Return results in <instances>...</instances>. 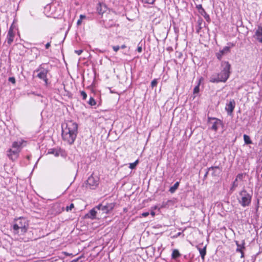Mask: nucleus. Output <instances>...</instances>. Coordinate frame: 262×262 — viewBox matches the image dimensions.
Listing matches in <instances>:
<instances>
[{"mask_svg": "<svg viewBox=\"0 0 262 262\" xmlns=\"http://www.w3.org/2000/svg\"><path fill=\"white\" fill-rule=\"evenodd\" d=\"M78 125L72 121H69L62 126V137L63 140L69 144H72L76 138Z\"/></svg>", "mask_w": 262, "mask_h": 262, "instance_id": "obj_1", "label": "nucleus"}, {"mask_svg": "<svg viewBox=\"0 0 262 262\" xmlns=\"http://www.w3.org/2000/svg\"><path fill=\"white\" fill-rule=\"evenodd\" d=\"M222 70L217 75H212L210 81L213 83L220 82H225L229 78L230 74L231 66L228 61H222L221 63Z\"/></svg>", "mask_w": 262, "mask_h": 262, "instance_id": "obj_2", "label": "nucleus"}, {"mask_svg": "<svg viewBox=\"0 0 262 262\" xmlns=\"http://www.w3.org/2000/svg\"><path fill=\"white\" fill-rule=\"evenodd\" d=\"M25 141L20 140L14 141L12 143V148L7 151V156L12 161H14L17 159L19 153L20 151L21 147Z\"/></svg>", "mask_w": 262, "mask_h": 262, "instance_id": "obj_3", "label": "nucleus"}, {"mask_svg": "<svg viewBox=\"0 0 262 262\" xmlns=\"http://www.w3.org/2000/svg\"><path fill=\"white\" fill-rule=\"evenodd\" d=\"M27 226L26 220L20 217L16 221V223L14 224L13 228L15 231L20 229L21 232L25 233L27 231Z\"/></svg>", "mask_w": 262, "mask_h": 262, "instance_id": "obj_4", "label": "nucleus"}, {"mask_svg": "<svg viewBox=\"0 0 262 262\" xmlns=\"http://www.w3.org/2000/svg\"><path fill=\"white\" fill-rule=\"evenodd\" d=\"M241 196L239 202L243 207L248 206L251 200V195L245 190H242L240 192Z\"/></svg>", "mask_w": 262, "mask_h": 262, "instance_id": "obj_5", "label": "nucleus"}, {"mask_svg": "<svg viewBox=\"0 0 262 262\" xmlns=\"http://www.w3.org/2000/svg\"><path fill=\"white\" fill-rule=\"evenodd\" d=\"M99 184V179L97 177L91 176L88 179L86 183V187L91 189H95Z\"/></svg>", "mask_w": 262, "mask_h": 262, "instance_id": "obj_6", "label": "nucleus"}, {"mask_svg": "<svg viewBox=\"0 0 262 262\" xmlns=\"http://www.w3.org/2000/svg\"><path fill=\"white\" fill-rule=\"evenodd\" d=\"M48 72V71L47 69L40 68L35 70L34 72V74H36V76L40 79H42L45 81L46 85H47L48 83V78L47 77Z\"/></svg>", "mask_w": 262, "mask_h": 262, "instance_id": "obj_7", "label": "nucleus"}, {"mask_svg": "<svg viewBox=\"0 0 262 262\" xmlns=\"http://www.w3.org/2000/svg\"><path fill=\"white\" fill-rule=\"evenodd\" d=\"M115 204L113 203H107L105 205L100 204L96 207L99 211H102L104 213H107L111 211L114 207Z\"/></svg>", "mask_w": 262, "mask_h": 262, "instance_id": "obj_8", "label": "nucleus"}, {"mask_svg": "<svg viewBox=\"0 0 262 262\" xmlns=\"http://www.w3.org/2000/svg\"><path fill=\"white\" fill-rule=\"evenodd\" d=\"M209 123L211 125V128L214 131H216L219 125L221 124V120L215 118H209Z\"/></svg>", "mask_w": 262, "mask_h": 262, "instance_id": "obj_9", "label": "nucleus"}, {"mask_svg": "<svg viewBox=\"0 0 262 262\" xmlns=\"http://www.w3.org/2000/svg\"><path fill=\"white\" fill-rule=\"evenodd\" d=\"M254 36L259 42L262 43V26H258Z\"/></svg>", "mask_w": 262, "mask_h": 262, "instance_id": "obj_10", "label": "nucleus"}, {"mask_svg": "<svg viewBox=\"0 0 262 262\" xmlns=\"http://www.w3.org/2000/svg\"><path fill=\"white\" fill-rule=\"evenodd\" d=\"M229 51H230L229 47H224L223 50L220 51V52L219 53H216V55L217 59L220 60L222 58V56L224 54L227 53Z\"/></svg>", "mask_w": 262, "mask_h": 262, "instance_id": "obj_11", "label": "nucleus"}, {"mask_svg": "<svg viewBox=\"0 0 262 262\" xmlns=\"http://www.w3.org/2000/svg\"><path fill=\"white\" fill-rule=\"evenodd\" d=\"M221 171V170L218 166L211 167L208 168V172H211L212 174L214 176H219Z\"/></svg>", "mask_w": 262, "mask_h": 262, "instance_id": "obj_12", "label": "nucleus"}, {"mask_svg": "<svg viewBox=\"0 0 262 262\" xmlns=\"http://www.w3.org/2000/svg\"><path fill=\"white\" fill-rule=\"evenodd\" d=\"M14 37V34L13 29L11 28H10L9 30L7 35L8 43L9 44H11L13 42Z\"/></svg>", "mask_w": 262, "mask_h": 262, "instance_id": "obj_13", "label": "nucleus"}, {"mask_svg": "<svg viewBox=\"0 0 262 262\" xmlns=\"http://www.w3.org/2000/svg\"><path fill=\"white\" fill-rule=\"evenodd\" d=\"M236 244L237 245V248L236 249V251L241 253V257H244V253H243V250L245 249L244 242H243V243L241 245H240L237 242H236Z\"/></svg>", "mask_w": 262, "mask_h": 262, "instance_id": "obj_14", "label": "nucleus"}, {"mask_svg": "<svg viewBox=\"0 0 262 262\" xmlns=\"http://www.w3.org/2000/svg\"><path fill=\"white\" fill-rule=\"evenodd\" d=\"M235 107V101L232 100L227 104L226 110L228 113H232Z\"/></svg>", "mask_w": 262, "mask_h": 262, "instance_id": "obj_15", "label": "nucleus"}, {"mask_svg": "<svg viewBox=\"0 0 262 262\" xmlns=\"http://www.w3.org/2000/svg\"><path fill=\"white\" fill-rule=\"evenodd\" d=\"M179 182H176L174 185L173 186H171L170 189H169V191L171 192V193H173L174 192V191H176V190H177L178 187H179Z\"/></svg>", "mask_w": 262, "mask_h": 262, "instance_id": "obj_16", "label": "nucleus"}, {"mask_svg": "<svg viewBox=\"0 0 262 262\" xmlns=\"http://www.w3.org/2000/svg\"><path fill=\"white\" fill-rule=\"evenodd\" d=\"M200 255L201 256V258L203 260L204 259V257L206 255V246L204 247L203 248H199V249Z\"/></svg>", "mask_w": 262, "mask_h": 262, "instance_id": "obj_17", "label": "nucleus"}, {"mask_svg": "<svg viewBox=\"0 0 262 262\" xmlns=\"http://www.w3.org/2000/svg\"><path fill=\"white\" fill-rule=\"evenodd\" d=\"M180 255V254L179 250L177 249H174L172 251L171 256L173 259H176L179 257Z\"/></svg>", "mask_w": 262, "mask_h": 262, "instance_id": "obj_18", "label": "nucleus"}, {"mask_svg": "<svg viewBox=\"0 0 262 262\" xmlns=\"http://www.w3.org/2000/svg\"><path fill=\"white\" fill-rule=\"evenodd\" d=\"M96 209V208L95 207V208H93L90 211L89 217H90L92 219L95 218V216H96V215L97 213V211L95 210Z\"/></svg>", "mask_w": 262, "mask_h": 262, "instance_id": "obj_19", "label": "nucleus"}, {"mask_svg": "<svg viewBox=\"0 0 262 262\" xmlns=\"http://www.w3.org/2000/svg\"><path fill=\"white\" fill-rule=\"evenodd\" d=\"M244 140L245 143L246 144H250L252 143V141H251L249 136L247 135H244Z\"/></svg>", "mask_w": 262, "mask_h": 262, "instance_id": "obj_20", "label": "nucleus"}, {"mask_svg": "<svg viewBox=\"0 0 262 262\" xmlns=\"http://www.w3.org/2000/svg\"><path fill=\"white\" fill-rule=\"evenodd\" d=\"M139 161L138 160H137L135 162L130 163L129 167L132 169H133L136 167Z\"/></svg>", "mask_w": 262, "mask_h": 262, "instance_id": "obj_21", "label": "nucleus"}, {"mask_svg": "<svg viewBox=\"0 0 262 262\" xmlns=\"http://www.w3.org/2000/svg\"><path fill=\"white\" fill-rule=\"evenodd\" d=\"M237 181H236V180H235V181L233 182V184H232V187H231L230 188V191H233L235 189V188L237 187L238 186V183H237Z\"/></svg>", "mask_w": 262, "mask_h": 262, "instance_id": "obj_22", "label": "nucleus"}, {"mask_svg": "<svg viewBox=\"0 0 262 262\" xmlns=\"http://www.w3.org/2000/svg\"><path fill=\"white\" fill-rule=\"evenodd\" d=\"M200 83L198 84V85L194 88L193 90V94H198L200 91Z\"/></svg>", "mask_w": 262, "mask_h": 262, "instance_id": "obj_23", "label": "nucleus"}, {"mask_svg": "<svg viewBox=\"0 0 262 262\" xmlns=\"http://www.w3.org/2000/svg\"><path fill=\"white\" fill-rule=\"evenodd\" d=\"M89 104L91 105H95L96 104V101L95 99L91 97L89 101Z\"/></svg>", "mask_w": 262, "mask_h": 262, "instance_id": "obj_24", "label": "nucleus"}, {"mask_svg": "<svg viewBox=\"0 0 262 262\" xmlns=\"http://www.w3.org/2000/svg\"><path fill=\"white\" fill-rule=\"evenodd\" d=\"M74 207V205L73 203H71L70 206H67L66 207V211H71L72 209Z\"/></svg>", "mask_w": 262, "mask_h": 262, "instance_id": "obj_25", "label": "nucleus"}, {"mask_svg": "<svg viewBox=\"0 0 262 262\" xmlns=\"http://www.w3.org/2000/svg\"><path fill=\"white\" fill-rule=\"evenodd\" d=\"M142 1L144 3L152 4L154 3L155 0H142Z\"/></svg>", "mask_w": 262, "mask_h": 262, "instance_id": "obj_26", "label": "nucleus"}, {"mask_svg": "<svg viewBox=\"0 0 262 262\" xmlns=\"http://www.w3.org/2000/svg\"><path fill=\"white\" fill-rule=\"evenodd\" d=\"M157 83H158V82H157V79L153 80L151 82V87L154 88V87L156 86L157 84Z\"/></svg>", "mask_w": 262, "mask_h": 262, "instance_id": "obj_27", "label": "nucleus"}, {"mask_svg": "<svg viewBox=\"0 0 262 262\" xmlns=\"http://www.w3.org/2000/svg\"><path fill=\"white\" fill-rule=\"evenodd\" d=\"M80 94H81V96L82 97L83 99V100L86 99V97H87V95H86V93L84 91H81L80 92Z\"/></svg>", "mask_w": 262, "mask_h": 262, "instance_id": "obj_28", "label": "nucleus"}, {"mask_svg": "<svg viewBox=\"0 0 262 262\" xmlns=\"http://www.w3.org/2000/svg\"><path fill=\"white\" fill-rule=\"evenodd\" d=\"M243 174L242 173H239L238 174H237V176H236V178L235 179V180L236 181H238V180H242L243 179Z\"/></svg>", "mask_w": 262, "mask_h": 262, "instance_id": "obj_29", "label": "nucleus"}, {"mask_svg": "<svg viewBox=\"0 0 262 262\" xmlns=\"http://www.w3.org/2000/svg\"><path fill=\"white\" fill-rule=\"evenodd\" d=\"M9 81L12 82L14 84L15 83V79L13 77H11L9 78Z\"/></svg>", "mask_w": 262, "mask_h": 262, "instance_id": "obj_30", "label": "nucleus"}, {"mask_svg": "<svg viewBox=\"0 0 262 262\" xmlns=\"http://www.w3.org/2000/svg\"><path fill=\"white\" fill-rule=\"evenodd\" d=\"M202 11L205 13V15H204V17L207 20V21H209V16L208 14H207L204 11V9H202Z\"/></svg>", "mask_w": 262, "mask_h": 262, "instance_id": "obj_31", "label": "nucleus"}, {"mask_svg": "<svg viewBox=\"0 0 262 262\" xmlns=\"http://www.w3.org/2000/svg\"><path fill=\"white\" fill-rule=\"evenodd\" d=\"M113 49L115 52H117L120 49V47L119 46H113Z\"/></svg>", "mask_w": 262, "mask_h": 262, "instance_id": "obj_32", "label": "nucleus"}, {"mask_svg": "<svg viewBox=\"0 0 262 262\" xmlns=\"http://www.w3.org/2000/svg\"><path fill=\"white\" fill-rule=\"evenodd\" d=\"M82 52H83L82 50H75V53H76L78 55H80L82 53Z\"/></svg>", "mask_w": 262, "mask_h": 262, "instance_id": "obj_33", "label": "nucleus"}, {"mask_svg": "<svg viewBox=\"0 0 262 262\" xmlns=\"http://www.w3.org/2000/svg\"><path fill=\"white\" fill-rule=\"evenodd\" d=\"M55 150L53 149H51L49 150V151H48V153L49 154H55Z\"/></svg>", "mask_w": 262, "mask_h": 262, "instance_id": "obj_34", "label": "nucleus"}, {"mask_svg": "<svg viewBox=\"0 0 262 262\" xmlns=\"http://www.w3.org/2000/svg\"><path fill=\"white\" fill-rule=\"evenodd\" d=\"M148 215H149V212H143V213L142 214V216H144V217H146V216H147Z\"/></svg>", "mask_w": 262, "mask_h": 262, "instance_id": "obj_35", "label": "nucleus"}, {"mask_svg": "<svg viewBox=\"0 0 262 262\" xmlns=\"http://www.w3.org/2000/svg\"><path fill=\"white\" fill-rule=\"evenodd\" d=\"M81 23H82V20L80 18H79L77 22V25L78 26H79L81 24Z\"/></svg>", "mask_w": 262, "mask_h": 262, "instance_id": "obj_36", "label": "nucleus"}, {"mask_svg": "<svg viewBox=\"0 0 262 262\" xmlns=\"http://www.w3.org/2000/svg\"><path fill=\"white\" fill-rule=\"evenodd\" d=\"M86 18V16L85 15H82V14H81L80 15V18L82 20L83 19H85Z\"/></svg>", "mask_w": 262, "mask_h": 262, "instance_id": "obj_37", "label": "nucleus"}, {"mask_svg": "<svg viewBox=\"0 0 262 262\" xmlns=\"http://www.w3.org/2000/svg\"><path fill=\"white\" fill-rule=\"evenodd\" d=\"M142 51V47L141 46L138 47L137 48V51L139 53H141Z\"/></svg>", "mask_w": 262, "mask_h": 262, "instance_id": "obj_38", "label": "nucleus"}, {"mask_svg": "<svg viewBox=\"0 0 262 262\" xmlns=\"http://www.w3.org/2000/svg\"><path fill=\"white\" fill-rule=\"evenodd\" d=\"M50 47V42H48V43L46 45V49H48Z\"/></svg>", "mask_w": 262, "mask_h": 262, "instance_id": "obj_39", "label": "nucleus"}, {"mask_svg": "<svg viewBox=\"0 0 262 262\" xmlns=\"http://www.w3.org/2000/svg\"><path fill=\"white\" fill-rule=\"evenodd\" d=\"M150 214L152 216H154L155 215V212L154 211H151Z\"/></svg>", "mask_w": 262, "mask_h": 262, "instance_id": "obj_40", "label": "nucleus"}, {"mask_svg": "<svg viewBox=\"0 0 262 262\" xmlns=\"http://www.w3.org/2000/svg\"><path fill=\"white\" fill-rule=\"evenodd\" d=\"M121 49H124L126 48V46L125 45H123L120 47Z\"/></svg>", "mask_w": 262, "mask_h": 262, "instance_id": "obj_41", "label": "nucleus"}, {"mask_svg": "<svg viewBox=\"0 0 262 262\" xmlns=\"http://www.w3.org/2000/svg\"><path fill=\"white\" fill-rule=\"evenodd\" d=\"M55 154V155L56 156H58V152H57V151H55V154Z\"/></svg>", "mask_w": 262, "mask_h": 262, "instance_id": "obj_42", "label": "nucleus"}, {"mask_svg": "<svg viewBox=\"0 0 262 262\" xmlns=\"http://www.w3.org/2000/svg\"><path fill=\"white\" fill-rule=\"evenodd\" d=\"M78 258H77V259H74V260H73L71 262H77V260H78Z\"/></svg>", "mask_w": 262, "mask_h": 262, "instance_id": "obj_43", "label": "nucleus"}, {"mask_svg": "<svg viewBox=\"0 0 262 262\" xmlns=\"http://www.w3.org/2000/svg\"><path fill=\"white\" fill-rule=\"evenodd\" d=\"M198 8H201V9L202 10V6L201 5H199V7H198Z\"/></svg>", "mask_w": 262, "mask_h": 262, "instance_id": "obj_44", "label": "nucleus"}, {"mask_svg": "<svg viewBox=\"0 0 262 262\" xmlns=\"http://www.w3.org/2000/svg\"><path fill=\"white\" fill-rule=\"evenodd\" d=\"M30 157L29 156H27V159H30Z\"/></svg>", "mask_w": 262, "mask_h": 262, "instance_id": "obj_45", "label": "nucleus"}, {"mask_svg": "<svg viewBox=\"0 0 262 262\" xmlns=\"http://www.w3.org/2000/svg\"><path fill=\"white\" fill-rule=\"evenodd\" d=\"M178 235H180V232H179V233H178Z\"/></svg>", "mask_w": 262, "mask_h": 262, "instance_id": "obj_46", "label": "nucleus"}]
</instances>
